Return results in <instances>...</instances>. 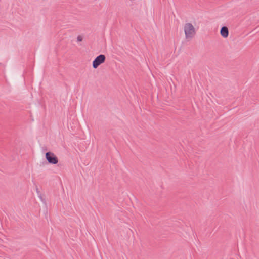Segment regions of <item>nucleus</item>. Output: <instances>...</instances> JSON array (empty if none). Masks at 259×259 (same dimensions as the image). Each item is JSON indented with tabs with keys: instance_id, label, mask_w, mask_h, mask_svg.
<instances>
[{
	"instance_id": "obj_2",
	"label": "nucleus",
	"mask_w": 259,
	"mask_h": 259,
	"mask_svg": "<svg viewBox=\"0 0 259 259\" xmlns=\"http://www.w3.org/2000/svg\"><path fill=\"white\" fill-rule=\"evenodd\" d=\"M106 57L104 55H100L97 57L93 62V67L96 69L101 64L105 61Z\"/></svg>"
},
{
	"instance_id": "obj_5",
	"label": "nucleus",
	"mask_w": 259,
	"mask_h": 259,
	"mask_svg": "<svg viewBox=\"0 0 259 259\" xmlns=\"http://www.w3.org/2000/svg\"><path fill=\"white\" fill-rule=\"evenodd\" d=\"M77 40L78 41L80 42L82 40V37L81 36H78L77 37Z\"/></svg>"
},
{
	"instance_id": "obj_3",
	"label": "nucleus",
	"mask_w": 259,
	"mask_h": 259,
	"mask_svg": "<svg viewBox=\"0 0 259 259\" xmlns=\"http://www.w3.org/2000/svg\"><path fill=\"white\" fill-rule=\"evenodd\" d=\"M46 158L48 162L52 164H57L58 163V158L54 153L49 152L46 154Z\"/></svg>"
},
{
	"instance_id": "obj_4",
	"label": "nucleus",
	"mask_w": 259,
	"mask_h": 259,
	"mask_svg": "<svg viewBox=\"0 0 259 259\" xmlns=\"http://www.w3.org/2000/svg\"><path fill=\"white\" fill-rule=\"evenodd\" d=\"M220 34L223 38H227L229 35V30L227 27H223L220 31Z\"/></svg>"
},
{
	"instance_id": "obj_1",
	"label": "nucleus",
	"mask_w": 259,
	"mask_h": 259,
	"mask_svg": "<svg viewBox=\"0 0 259 259\" xmlns=\"http://www.w3.org/2000/svg\"><path fill=\"white\" fill-rule=\"evenodd\" d=\"M184 32L185 39L191 41L196 34V29L194 26L190 22H187L184 25Z\"/></svg>"
}]
</instances>
